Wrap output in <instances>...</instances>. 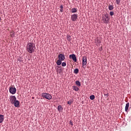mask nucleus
<instances>
[{"label":"nucleus","instance_id":"nucleus-1","mask_svg":"<svg viewBox=\"0 0 131 131\" xmlns=\"http://www.w3.org/2000/svg\"><path fill=\"white\" fill-rule=\"evenodd\" d=\"M35 50V45L33 42H29L27 45V51L28 53L32 54L34 53V50Z\"/></svg>","mask_w":131,"mask_h":131},{"label":"nucleus","instance_id":"nucleus-2","mask_svg":"<svg viewBox=\"0 0 131 131\" xmlns=\"http://www.w3.org/2000/svg\"><path fill=\"white\" fill-rule=\"evenodd\" d=\"M41 96L43 99H47V100H52V95L47 93H42Z\"/></svg>","mask_w":131,"mask_h":131},{"label":"nucleus","instance_id":"nucleus-3","mask_svg":"<svg viewBox=\"0 0 131 131\" xmlns=\"http://www.w3.org/2000/svg\"><path fill=\"white\" fill-rule=\"evenodd\" d=\"M88 58L86 56H84L82 57V66L83 68H86V64L88 63Z\"/></svg>","mask_w":131,"mask_h":131},{"label":"nucleus","instance_id":"nucleus-4","mask_svg":"<svg viewBox=\"0 0 131 131\" xmlns=\"http://www.w3.org/2000/svg\"><path fill=\"white\" fill-rule=\"evenodd\" d=\"M102 20L103 21V23L105 24H107L109 23V16L108 14L105 15L104 16H102Z\"/></svg>","mask_w":131,"mask_h":131},{"label":"nucleus","instance_id":"nucleus-5","mask_svg":"<svg viewBox=\"0 0 131 131\" xmlns=\"http://www.w3.org/2000/svg\"><path fill=\"white\" fill-rule=\"evenodd\" d=\"M9 92L10 94L15 95V94H16V92H17V89H16L15 87L10 86L9 88Z\"/></svg>","mask_w":131,"mask_h":131},{"label":"nucleus","instance_id":"nucleus-6","mask_svg":"<svg viewBox=\"0 0 131 131\" xmlns=\"http://www.w3.org/2000/svg\"><path fill=\"white\" fill-rule=\"evenodd\" d=\"M77 18H78V16H77V14H74L71 16V20L74 22L77 20Z\"/></svg>","mask_w":131,"mask_h":131},{"label":"nucleus","instance_id":"nucleus-7","mask_svg":"<svg viewBox=\"0 0 131 131\" xmlns=\"http://www.w3.org/2000/svg\"><path fill=\"white\" fill-rule=\"evenodd\" d=\"M9 99L10 100V103H11V104H14V103H15L16 100H17V98H16L15 96H10Z\"/></svg>","mask_w":131,"mask_h":131},{"label":"nucleus","instance_id":"nucleus-8","mask_svg":"<svg viewBox=\"0 0 131 131\" xmlns=\"http://www.w3.org/2000/svg\"><path fill=\"white\" fill-rule=\"evenodd\" d=\"M70 59H72L74 62H77V59L76 58V56L75 54H72L69 56Z\"/></svg>","mask_w":131,"mask_h":131},{"label":"nucleus","instance_id":"nucleus-9","mask_svg":"<svg viewBox=\"0 0 131 131\" xmlns=\"http://www.w3.org/2000/svg\"><path fill=\"white\" fill-rule=\"evenodd\" d=\"M58 59L60 61H64L65 60V56H64V54H60L58 55Z\"/></svg>","mask_w":131,"mask_h":131},{"label":"nucleus","instance_id":"nucleus-10","mask_svg":"<svg viewBox=\"0 0 131 131\" xmlns=\"http://www.w3.org/2000/svg\"><path fill=\"white\" fill-rule=\"evenodd\" d=\"M15 107H19V105L20 104V102L18 100H16L14 103H13Z\"/></svg>","mask_w":131,"mask_h":131},{"label":"nucleus","instance_id":"nucleus-11","mask_svg":"<svg viewBox=\"0 0 131 131\" xmlns=\"http://www.w3.org/2000/svg\"><path fill=\"white\" fill-rule=\"evenodd\" d=\"M128 107H129V103L127 102L126 104L125 107V111H126V112H127V110H128Z\"/></svg>","mask_w":131,"mask_h":131},{"label":"nucleus","instance_id":"nucleus-12","mask_svg":"<svg viewBox=\"0 0 131 131\" xmlns=\"http://www.w3.org/2000/svg\"><path fill=\"white\" fill-rule=\"evenodd\" d=\"M72 88H73V89L74 90V91H75V92H78V90H79V88H78L77 86H75V85H73L72 86Z\"/></svg>","mask_w":131,"mask_h":131},{"label":"nucleus","instance_id":"nucleus-13","mask_svg":"<svg viewBox=\"0 0 131 131\" xmlns=\"http://www.w3.org/2000/svg\"><path fill=\"white\" fill-rule=\"evenodd\" d=\"M71 13H77V9H76L75 8H74L71 9Z\"/></svg>","mask_w":131,"mask_h":131},{"label":"nucleus","instance_id":"nucleus-14","mask_svg":"<svg viewBox=\"0 0 131 131\" xmlns=\"http://www.w3.org/2000/svg\"><path fill=\"white\" fill-rule=\"evenodd\" d=\"M56 64L57 65H58V66H60V65H61V64H62V60H60V59H58L57 62H56Z\"/></svg>","mask_w":131,"mask_h":131},{"label":"nucleus","instance_id":"nucleus-15","mask_svg":"<svg viewBox=\"0 0 131 131\" xmlns=\"http://www.w3.org/2000/svg\"><path fill=\"white\" fill-rule=\"evenodd\" d=\"M4 121V115H0V123H2Z\"/></svg>","mask_w":131,"mask_h":131},{"label":"nucleus","instance_id":"nucleus-16","mask_svg":"<svg viewBox=\"0 0 131 131\" xmlns=\"http://www.w3.org/2000/svg\"><path fill=\"white\" fill-rule=\"evenodd\" d=\"M113 9H114V7H113V5H108V10H110V11H112Z\"/></svg>","mask_w":131,"mask_h":131},{"label":"nucleus","instance_id":"nucleus-17","mask_svg":"<svg viewBox=\"0 0 131 131\" xmlns=\"http://www.w3.org/2000/svg\"><path fill=\"white\" fill-rule=\"evenodd\" d=\"M67 38L69 41H71V36H70V35H67Z\"/></svg>","mask_w":131,"mask_h":131},{"label":"nucleus","instance_id":"nucleus-18","mask_svg":"<svg viewBox=\"0 0 131 131\" xmlns=\"http://www.w3.org/2000/svg\"><path fill=\"white\" fill-rule=\"evenodd\" d=\"M78 72H79V70H78V69H75L74 70V73H75V74H77Z\"/></svg>","mask_w":131,"mask_h":131},{"label":"nucleus","instance_id":"nucleus-19","mask_svg":"<svg viewBox=\"0 0 131 131\" xmlns=\"http://www.w3.org/2000/svg\"><path fill=\"white\" fill-rule=\"evenodd\" d=\"M10 36L11 37H14V36H15V32H14V31H12L10 33Z\"/></svg>","mask_w":131,"mask_h":131},{"label":"nucleus","instance_id":"nucleus-20","mask_svg":"<svg viewBox=\"0 0 131 131\" xmlns=\"http://www.w3.org/2000/svg\"><path fill=\"white\" fill-rule=\"evenodd\" d=\"M75 83L78 86H80V85H81V84H80V82H79V81H76Z\"/></svg>","mask_w":131,"mask_h":131},{"label":"nucleus","instance_id":"nucleus-21","mask_svg":"<svg viewBox=\"0 0 131 131\" xmlns=\"http://www.w3.org/2000/svg\"><path fill=\"white\" fill-rule=\"evenodd\" d=\"M90 100H95V95H92L90 96Z\"/></svg>","mask_w":131,"mask_h":131},{"label":"nucleus","instance_id":"nucleus-22","mask_svg":"<svg viewBox=\"0 0 131 131\" xmlns=\"http://www.w3.org/2000/svg\"><path fill=\"white\" fill-rule=\"evenodd\" d=\"M72 103H73V101H72V100H71V99L68 101V104L69 105H71V104H72Z\"/></svg>","mask_w":131,"mask_h":131},{"label":"nucleus","instance_id":"nucleus-23","mask_svg":"<svg viewBox=\"0 0 131 131\" xmlns=\"http://www.w3.org/2000/svg\"><path fill=\"white\" fill-rule=\"evenodd\" d=\"M61 108H62V106L61 105H58L57 109L58 110V111H61Z\"/></svg>","mask_w":131,"mask_h":131},{"label":"nucleus","instance_id":"nucleus-24","mask_svg":"<svg viewBox=\"0 0 131 131\" xmlns=\"http://www.w3.org/2000/svg\"><path fill=\"white\" fill-rule=\"evenodd\" d=\"M61 66H62V67H65L66 66V62H62L61 63Z\"/></svg>","mask_w":131,"mask_h":131},{"label":"nucleus","instance_id":"nucleus-25","mask_svg":"<svg viewBox=\"0 0 131 131\" xmlns=\"http://www.w3.org/2000/svg\"><path fill=\"white\" fill-rule=\"evenodd\" d=\"M116 3L117 5H119L120 4V0H116Z\"/></svg>","mask_w":131,"mask_h":131},{"label":"nucleus","instance_id":"nucleus-26","mask_svg":"<svg viewBox=\"0 0 131 131\" xmlns=\"http://www.w3.org/2000/svg\"><path fill=\"white\" fill-rule=\"evenodd\" d=\"M110 16H113V15H114V12H113V11H111L110 12Z\"/></svg>","mask_w":131,"mask_h":131},{"label":"nucleus","instance_id":"nucleus-27","mask_svg":"<svg viewBox=\"0 0 131 131\" xmlns=\"http://www.w3.org/2000/svg\"><path fill=\"white\" fill-rule=\"evenodd\" d=\"M70 124L71 125H72V126H73V122H72V120L70 121Z\"/></svg>","mask_w":131,"mask_h":131},{"label":"nucleus","instance_id":"nucleus-28","mask_svg":"<svg viewBox=\"0 0 131 131\" xmlns=\"http://www.w3.org/2000/svg\"><path fill=\"white\" fill-rule=\"evenodd\" d=\"M104 96L107 98V97H108V94H104Z\"/></svg>","mask_w":131,"mask_h":131},{"label":"nucleus","instance_id":"nucleus-29","mask_svg":"<svg viewBox=\"0 0 131 131\" xmlns=\"http://www.w3.org/2000/svg\"><path fill=\"white\" fill-rule=\"evenodd\" d=\"M60 9H63V5H60Z\"/></svg>","mask_w":131,"mask_h":131},{"label":"nucleus","instance_id":"nucleus-30","mask_svg":"<svg viewBox=\"0 0 131 131\" xmlns=\"http://www.w3.org/2000/svg\"><path fill=\"white\" fill-rule=\"evenodd\" d=\"M60 12H63V9H60Z\"/></svg>","mask_w":131,"mask_h":131},{"label":"nucleus","instance_id":"nucleus-31","mask_svg":"<svg viewBox=\"0 0 131 131\" xmlns=\"http://www.w3.org/2000/svg\"><path fill=\"white\" fill-rule=\"evenodd\" d=\"M0 22H1V17H0Z\"/></svg>","mask_w":131,"mask_h":131}]
</instances>
